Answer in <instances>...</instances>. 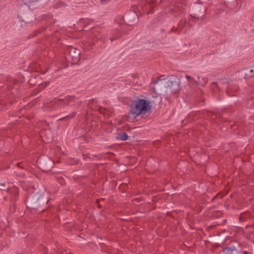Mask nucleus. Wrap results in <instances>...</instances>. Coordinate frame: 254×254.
Instances as JSON below:
<instances>
[{
    "mask_svg": "<svg viewBox=\"0 0 254 254\" xmlns=\"http://www.w3.org/2000/svg\"><path fill=\"white\" fill-rule=\"evenodd\" d=\"M151 109L150 102L144 99H137L132 102L130 114L134 117L144 115Z\"/></svg>",
    "mask_w": 254,
    "mask_h": 254,
    "instance_id": "f257e3e1",
    "label": "nucleus"
},
{
    "mask_svg": "<svg viewBox=\"0 0 254 254\" xmlns=\"http://www.w3.org/2000/svg\"><path fill=\"white\" fill-rule=\"evenodd\" d=\"M154 83H159L160 85H163L165 88L169 89L173 88V89L170 90V91L168 90H166V91L175 93L180 90L181 81L177 76L172 75L167 81L159 79L158 80L155 81Z\"/></svg>",
    "mask_w": 254,
    "mask_h": 254,
    "instance_id": "f03ea898",
    "label": "nucleus"
},
{
    "mask_svg": "<svg viewBox=\"0 0 254 254\" xmlns=\"http://www.w3.org/2000/svg\"><path fill=\"white\" fill-rule=\"evenodd\" d=\"M96 101L94 99H91L88 103L89 107L92 109H94L95 110H98L99 112L103 114L105 116H107L109 117L110 116V114L109 112V111L106 109L102 107L96 105Z\"/></svg>",
    "mask_w": 254,
    "mask_h": 254,
    "instance_id": "7ed1b4c3",
    "label": "nucleus"
},
{
    "mask_svg": "<svg viewBox=\"0 0 254 254\" xmlns=\"http://www.w3.org/2000/svg\"><path fill=\"white\" fill-rule=\"evenodd\" d=\"M67 51L69 56L71 57L73 61L76 62L79 60L80 57V51L79 50L73 47H70L67 48Z\"/></svg>",
    "mask_w": 254,
    "mask_h": 254,
    "instance_id": "20e7f679",
    "label": "nucleus"
},
{
    "mask_svg": "<svg viewBox=\"0 0 254 254\" xmlns=\"http://www.w3.org/2000/svg\"><path fill=\"white\" fill-rule=\"evenodd\" d=\"M76 99L73 96H67L64 99H56L55 102L59 105H62L63 104L69 105L70 102H74Z\"/></svg>",
    "mask_w": 254,
    "mask_h": 254,
    "instance_id": "39448f33",
    "label": "nucleus"
},
{
    "mask_svg": "<svg viewBox=\"0 0 254 254\" xmlns=\"http://www.w3.org/2000/svg\"><path fill=\"white\" fill-rule=\"evenodd\" d=\"M238 89L237 85L230 83L227 87L226 92L228 96L231 97L234 96L235 93Z\"/></svg>",
    "mask_w": 254,
    "mask_h": 254,
    "instance_id": "423d86ee",
    "label": "nucleus"
},
{
    "mask_svg": "<svg viewBox=\"0 0 254 254\" xmlns=\"http://www.w3.org/2000/svg\"><path fill=\"white\" fill-rule=\"evenodd\" d=\"M40 0H23L24 3L31 8L33 9Z\"/></svg>",
    "mask_w": 254,
    "mask_h": 254,
    "instance_id": "0eeeda50",
    "label": "nucleus"
},
{
    "mask_svg": "<svg viewBox=\"0 0 254 254\" xmlns=\"http://www.w3.org/2000/svg\"><path fill=\"white\" fill-rule=\"evenodd\" d=\"M237 250L234 247H226L223 251V254H235L237 253Z\"/></svg>",
    "mask_w": 254,
    "mask_h": 254,
    "instance_id": "6e6552de",
    "label": "nucleus"
},
{
    "mask_svg": "<svg viewBox=\"0 0 254 254\" xmlns=\"http://www.w3.org/2000/svg\"><path fill=\"white\" fill-rule=\"evenodd\" d=\"M253 73H254V66L252 67L251 69H247L246 70L245 74L246 77H251L253 76Z\"/></svg>",
    "mask_w": 254,
    "mask_h": 254,
    "instance_id": "1a4fd4ad",
    "label": "nucleus"
},
{
    "mask_svg": "<svg viewBox=\"0 0 254 254\" xmlns=\"http://www.w3.org/2000/svg\"><path fill=\"white\" fill-rule=\"evenodd\" d=\"M117 138L122 140H126L128 138V136L126 132H123L121 134H119Z\"/></svg>",
    "mask_w": 254,
    "mask_h": 254,
    "instance_id": "9d476101",
    "label": "nucleus"
},
{
    "mask_svg": "<svg viewBox=\"0 0 254 254\" xmlns=\"http://www.w3.org/2000/svg\"><path fill=\"white\" fill-rule=\"evenodd\" d=\"M94 37L96 38L97 40H100L101 41L104 40V38H103L102 35L100 33H98V34L96 35V33H94Z\"/></svg>",
    "mask_w": 254,
    "mask_h": 254,
    "instance_id": "9b49d317",
    "label": "nucleus"
},
{
    "mask_svg": "<svg viewBox=\"0 0 254 254\" xmlns=\"http://www.w3.org/2000/svg\"><path fill=\"white\" fill-rule=\"evenodd\" d=\"M186 77L189 81L190 83H196V81L194 80L192 78L188 75H186Z\"/></svg>",
    "mask_w": 254,
    "mask_h": 254,
    "instance_id": "f8f14e48",
    "label": "nucleus"
},
{
    "mask_svg": "<svg viewBox=\"0 0 254 254\" xmlns=\"http://www.w3.org/2000/svg\"><path fill=\"white\" fill-rule=\"evenodd\" d=\"M183 23L182 22H181L179 24V28H180L181 27H183Z\"/></svg>",
    "mask_w": 254,
    "mask_h": 254,
    "instance_id": "ddd939ff",
    "label": "nucleus"
},
{
    "mask_svg": "<svg viewBox=\"0 0 254 254\" xmlns=\"http://www.w3.org/2000/svg\"><path fill=\"white\" fill-rule=\"evenodd\" d=\"M118 38V36H116L115 38L114 37H111L110 38V40H111V41H113V40H114L116 38Z\"/></svg>",
    "mask_w": 254,
    "mask_h": 254,
    "instance_id": "4468645a",
    "label": "nucleus"
},
{
    "mask_svg": "<svg viewBox=\"0 0 254 254\" xmlns=\"http://www.w3.org/2000/svg\"><path fill=\"white\" fill-rule=\"evenodd\" d=\"M100 1L103 4H105L106 3V0H100Z\"/></svg>",
    "mask_w": 254,
    "mask_h": 254,
    "instance_id": "2eb2a0df",
    "label": "nucleus"
},
{
    "mask_svg": "<svg viewBox=\"0 0 254 254\" xmlns=\"http://www.w3.org/2000/svg\"><path fill=\"white\" fill-rule=\"evenodd\" d=\"M63 178H61V179H59V182H60L61 184H63Z\"/></svg>",
    "mask_w": 254,
    "mask_h": 254,
    "instance_id": "dca6fc26",
    "label": "nucleus"
},
{
    "mask_svg": "<svg viewBox=\"0 0 254 254\" xmlns=\"http://www.w3.org/2000/svg\"><path fill=\"white\" fill-rule=\"evenodd\" d=\"M213 86L214 87H217V84L216 83H215V82H214V83H213Z\"/></svg>",
    "mask_w": 254,
    "mask_h": 254,
    "instance_id": "f3484780",
    "label": "nucleus"
},
{
    "mask_svg": "<svg viewBox=\"0 0 254 254\" xmlns=\"http://www.w3.org/2000/svg\"><path fill=\"white\" fill-rule=\"evenodd\" d=\"M174 29H175V28H172V31H174Z\"/></svg>",
    "mask_w": 254,
    "mask_h": 254,
    "instance_id": "a211bd4d",
    "label": "nucleus"
}]
</instances>
